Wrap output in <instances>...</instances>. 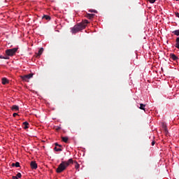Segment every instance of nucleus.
Wrapping results in <instances>:
<instances>
[{
    "mask_svg": "<svg viewBox=\"0 0 179 179\" xmlns=\"http://www.w3.org/2000/svg\"><path fill=\"white\" fill-rule=\"evenodd\" d=\"M87 23L89 21L87 20L83 21L81 23H79L75 25L73 27L71 28V33L73 34H76V33H79V31H82L84 29H86V26H87Z\"/></svg>",
    "mask_w": 179,
    "mask_h": 179,
    "instance_id": "nucleus-1",
    "label": "nucleus"
},
{
    "mask_svg": "<svg viewBox=\"0 0 179 179\" xmlns=\"http://www.w3.org/2000/svg\"><path fill=\"white\" fill-rule=\"evenodd\" d=\"M73 164V159H69L68 161L62 162V163L59 165L58 168L56 169L57 173H62L64 170L66 169V167L69 166V164Z\"/></svg>",
    "mask_w": 179,
    "mask_h": 179,
    "instance_id": "nucleus-2",
    "label": "nucleus"
},
{
    "mask_svg": "<svg viewBox=\"0 0 179 179\" xmlns=\"http://www.w3.org/2000/svg\"><path fill=\"white\" fill-rule=\"evenodd\" d=\"M17 51V48H14L12 49H8L6 50V54L8 57H13L15 54H16V52Z\"/></svg>",
    "mask_w": 179,
    "mask_h": 179,
    "instance_id": "nucleus-3",
    "label": "nucleus"
},
{
    "mask_svg": "<svg viewBox=\"0 0 179 179\" xmlns=\"http://www.w3.org/2000/svg\"><path fill=\"white\" fill-rule=\"evenodd\" d=\"M31 78H33V73H29L22 76V80H24L25 82H29V79H31Z\"/></svg>",
    "mask_w": 179,
    "mask_h": 179,
    "instance_id": "nucleus-4",
    "label": "nucleus"
},
{
    "mask_svg": "<svg viewBox=\"0 0 179 179\" xmlns=\"http://www.w3.org/2000/svg\"><path fill=\"white\" fill-rule=\"evenodd\" d=\"M30 166H31V169H32V170H36L37 163H36V162H34V161H32L30 163Z\"/></svg>",
    "mask_w": 179,
    "mask_h": 179,
    "instance_id": "nucleus-5",
    "label": "nucleus"
},
{
    "mask_svg": "<svg viewBox=\"0 0 179 179\" xmlns=\"http://www.w3.org/2000/svg\"><path fill=\"white\" fill-rule=\"evenodd\" d=\"M170 58H171L173 61H177V59H178V57L173 53L170 54Z\"/></svg>",
    "mask_w": 179,
    "mask_h": 179,
    "instance_id": "nucleus-6",
    "label": "nucleus"
},
{
    "mask_svg": "<svg viewBox=\"0 0 179 179\" xmlns=\"http://www.w3.org/2000/svg\"><path fill=\"white\" fill-rule=\"evenodd\" d=\"M11 110L12 111H19V106H17V105H13L11 107Z\"/></svg>",
    "mask_w": 179,
    "mask_h": 179,
    "instance_id": "nucleus-7",
    "label": "nucleus"
},
{
    "mask_svg": "<svg viewBox=\"0 0 179 179\" xmlns=\"http://www.w3.org/2000/svg\"><path fill=\"white\" fill-rule=\"evenodd\" d=\"M44 51V48H41V49H39L38 55H37V58H40V56L41 55V54H43V52Z\"/></svg>",
    "mask_w": 179,
    "mask_h": 179,
    "instance_id": "nucleus-8",
    "label": "nucleus"
},
{
    "mask_svg": "<svg viewBox=\"0 0 179 179\" xmlns=\"http://www.w3.org/2000/svg\"><path fill=\"white\" fill-rule=\"evenodd\" d=\"M22 124H23V125H24V129H29V125H30V124H29V122H24Z\"/></svg>",
    "mask_w": 179,
    "mask_h": 179,
    "instance_id": "nucleus-9",
    "label": "nucleus"
},
{
    "mask_svg": "<svg viewBox=\"0 0 179 179\" xmlns=\"http://www.w3.org/2000/svg\"><path fill=\"white\" fill-rule=\"evenodd\" d=\"M7 83H9V80H8L6 78H2V84L6 85Z\"/></svg>",
    "mask_w": 179,
    "mask_h": 179,
    "instance_id": "nucleus-10",
    "label": "nucleus"
},
{
    "mask_svg": "<svg viewBox=\"0 0 179 179\" xmlns=\"http://www.w3.org/2000/svg\"><path fill=\"white\" fill-rule=\"evenodd\" d=\"M86 17H87V19L92 20L93 17H94V14H87Z\"/></svg>",
    "mask_w": 179,
    "mask_h": 179,
    "instance_id": "nucleus-11",
    "label": "nucleus"
},
{
    "mask_svg": "<svg viewBox=\"0 0 179 179\" xmlns=\"http://www.w3.org/2000/svg\"><path fill=\"white\" fill-rule=\"evenodd\" d=\"M42 19H45V20H51V17L45 15L43 16Z\"/></svg>",
    "mask_w": 179,
    "mask_h": 179,
    "instance_id": "nucleus-12",
    "label": "nucleus"
},
{
    "mask_svg": "<svg viewBox=\"0 0 179 179\" xmlns=\"http://www.w3.org/2000/svg\"><path fill=\"white\" fill-rule=\"evenodd\" d=\"M145 107H146L145 104L141 103L139 108H140V110H143L145 111Z\"/></svg>",
    "mask_w": 179,
    "mask_h": 179,
    "instance_id": "nucleus-13",
    "label": "nucleus"
},
{
    "mask_svg": "<svg viewBox=\"0 0 179 179\" xmlns=\"http://www.w3.org/2000/svg\"><path fill=\"white\" fill-rule=\"evenodd\" d=\"M62 140L63 142H64L65 143H68V137H62Z\"/></svg>",
    "mask_w": 179,
    "mask_h": 179,
    "instance_id": "nucleus-14",
    "label": "nucleus"
},
{
    "mask_svg": "<svg viewBox=\"0 0 179 179\" xmlns=\"http://www.w3.org/2000/svg\"><path fill=\"white\" fill-rule=\"evenodd\" d=\"M75 164H76V165H75V169H76V170H79V168L80 167V166L79 165V164H78L77 162H75Z\"/></svg>",
    "mask_w": 179,
    "mask_h": 179,
    "instance_id": "nucleus-15",
    "label": "nucleus"
},
{
    "mask_svg": "<svg viewBox=\"0 0 179 179\" xmlns=\"http://www.w3.org/2000/svg\"><path fill=\"white\" fill-rule=\"evenodd\" d=\"M173 34H175V36H179V29L173 31Z\"/></svg>",
    "mask_w": 179,
    "mask_h": 179,
    "instance_id": "nucleus-16",
    "label": "nucleus"
},
{
    "mask_svg": "<svg viewBox=\"0 0 179 179\" xmlns=\"http://www.w3.org/2000/svg\"><path fill=\"white\" fill-rule=\"evenodd\" d=\"M54 150H55V152H62V149L57 148V147H55Z\"/></svg>",
    "mask_w": 179,
    "mask_h": 179,
    "instance_id": "nucleus-17",
    "label": "nucleus"
},
{
    "mask_svg": "<svg viewBox=\"0 0 179 179\" xmlns=\"http://www.w3.org/2000/svg\"><path fill=\"white\" fill-rule=\"evenodd\" d=\"M16 177L17 178H22V173H17Z\"/></svg>",
    "mask_w": 179,
    "mask_h": 179,
    "instance_id": "nucleus-18",
    "label": "nucleus"
},
{
    "mask_svg": "<svg viewBox=\"0 0 179 179\" xmlns=\"http://www.w3.org/2000/svg\"><path fill=\"white\" fill-rule=\"evenodd\" d=\"M15 167H20V163H19V162H15Z\"/></svg>",
    "mask_w": 179,
    "mask_h": 179,
    "instance_id": "nucleus-19",
    "label": "nucleus"
},
{
    "mask_svg": "<svg viewBox=\"0 0 179 179\" xmlns=\"http://www.w3.org/2000/svg\"><path fill=\"white\" fill-rule=\"evenodd\" d=\"M150 3H155L156 2V0H148Z\"/></svg>",
    "mask_w": 179,
    "mask_h": 179,
    "instance_id": "nucleus-20",
    "label": "nucleus"
},
{
    "mask_svg": "<svg viewBox=\"0 0 179 179\" xmlns=\"http://www.w3.org/2000/svg\"><path fill=\"white\" fill-rule=\"evenodd\" d=\"M175 47L179 50V43H176Z\"/></svg>",
    "mask_w": 179,
    "mask_h": 179,
    "instance_id": "nucleus-21",
    "label": "nucleus"
},
{
    "mask_svg": "<svg viewBox=\"0 0 179 179\" xmlns=\"http://www.w3.org/2000/svg\"><path fill=\"white\" fill-rule=\"evenodd\" d=\"M3 59H9V56L3 57Z\"/></svg>",
    "mask_w": 179,
    "mask_h": 179,
    "instance_id": "nucleus-22",
    "label": "nucleus"
},
{
    "mask_svg": "<svg viewBox=\"0 0 179 179\" xmlns=\"http://www.w3.org/2000/svg\"><path fill=\"white\" fill-rule=\"evenodd\" d=\"M90 12H94V13H97V10H90Z\"/></svg>",
    "mask_w": 179,
    "mask_h": 179,
    "instance_id": "nucleus-23",
    "label": "nucleus"
},
{
    "mask_svg": "<svg viewBox=\"0 0 179 179\" xmlns=\"http://www.w3.org/2000/svg\"><path fill=\"white\" fill-rule=\"evenodd\" d=\"M156 143V142L155 141H153L152 143H151V145L152 146H155V144Z\"/></svg>",
    "mask_w": 179,
    "mask_h": 179,
    "instance_id": "nucleus-24",
    "label": "nucleus"
},
{
    "mask_svg": "<svg viewBox=\"0 0 179 179\" xmlns=\"http://www.w3.org/2000/svg\"><path fill=\"white\" fill-rule=\"evenodd\" d=\"M176 44H179V37L176 38Z\"/></svg>",
    "mask_w": 179,
    "mask_h": 179,
    "instance_id": "nucleus-25",
    "label": "nucleus"
},
{
    "mask_svg": "<svg viewBox=\"0 0 179 179\" xmlns=\"http://www.w3.org/2000/svg\"><path fill=\"white\" fill-rule=\"evenodd\" d=\"M16 115H18V114L16 113H14L13 114V117H16Z\"/></svg>",
    "mask_w": 179,
    "mask_h": 179,
    "instance_id": "nucleus-26",
    "label": "nucleus"
},
{
    "mask_svg": "<svg viewBox=\"0 0 179 179\" xmlns=\"http://www.w3.org/2000/svg\"><path fill=\"white\" fill-rule=\"evenodd\" d=\"M0 59H3V56L0 55Z\"/></svg>",
    "mask_w": 179,
    "mask_h": 179,
    "instance_id": "nucleus-27",
    "label": "nucleus"
},
{
    "mask_svg": "<svg viewBox=\"0 0 179 179\" xmlns=\"http://www.w3.org/2000/svg\"><path fill=\"white\" fill-rule=\"evenodd\" d=\"M11 166H12V167H15V163H13V164H11Z\"/></svg>",
    "mask_w": 179,
    "mask_h": 179,
    "instance_id": "nucleus-28",
    "label": "nucleus"
},
{
    "mask_svg": "<svg viewBox=\"0 0 179 179\" xmlns=\"http://www.w3.org/2000/svg\"><path fill=\"white\" fill-rule=\"evenodd\" d=\"M57 146H59V148H62V145H59H59H57Z\"/></svg>",
    "mask_w": 179,
    "mask_h": 179,
    "instance_id": "nucleus-29",
    "label": "nucleus"
},
{
    "mask_svg": "<svg viewBox=\"0 0 179 179\" xmlns=\"http://www.w3.org/2000/svg\"><path fill=\"white\" fill-rule=\"evenodd\" d=\"M59 144L57 143H55V146H58Z\"/></svg>",
    "mask_w": 179,
    "mask_h": 179,
    "instance_id": "nucleus-30",
    "label": "nucleus"
},
{
    "mask_svg": "<svg viewBox=\"0 0 179 179\" xmlns=\"http://www.w3.org/2000/svg\"><path fill=\"white\" fill-rule=\"evenodd\" d=\"M59 129H60V128H59V127H58V128L57 129V131H59Z\"/></svg>",
    "mask_w": 179,
    "mask_h": 179,
    "instance_id": "nucleus-31",
    "label": "nucleus"
},
{
    "mask_svg": "<svg viewBox=\"0 0 179 179\" xmlns=\"http://www.w3.org/2000/svg\"><path fill=\"white\" fill-rule=\"evenodd\" d=\"M176 1H179V0H176Z\"/></svg>",
    "mask_w": 179,
    "mask_h": 179,
    "instance_id": "nucleus-32",
    "label": "nucleus"
}]
</instances>
